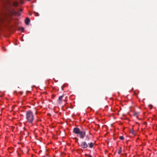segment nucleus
I'll return each instance as SVG.
<instances>
[{
	"label": "nucleus",
	"instance_id": "nucleus-1",
	"mask_svg": "<svg viewBox=\"0 0 157 157\" xmlns=\"http://www.w3.org/2000/svg\"><path fill=\"white\" fill-rule=\"evenodd\" d=\"M27 121L30 124H32L34 120V115L32 112L29 110L27 111L25 115Z\"/></svg>",
	"mask_w": 157,
	"mask_h": 157
},
{
	"label": "nucleus",
	"instance_id": "nucleus-2",
	"mask_svg": "<svg viewBox=\"0 0 157 157\" xmlns=\"http://www.w3.org/2000/svg\"><path fill=\"white\" fill-rule=\"evenodd\" d=\"M86 136V132L85 130H81L79 128V138L83 139Z\"/></svg>",
	"mask_w": 157,
	"mask_h": 157
},
{
	"label": "nucleus",
	"instance_id": "nucleus-3",
	"mask_svg": "<svg viewBox=\"0 0 157 157\" xmlns=\"http://www.w3.org/2000/svg\"><path fill=\"white\" fill-rule=\"evenodd\" d=\"M19 4L17 2H14L13 3V5L15 7L17 6H20L21 5L24 3V1L22 0H20Z\"/></svg>",
	"mask_w": 157,
	"mask_h": 157
},
{
	"label": "nucleus",
	"instance_id": "nucleus-4",
	"mask_svg": "<svg viewBox=\"0 0 157 157\" xmlns=\"http://www.w3.org/2000/svg\"><path fill=\"white\" fill-rule=\"evenodd\" d=\"M80 146L83 149L86 148L88 145L87 143L85 141L82 142L80 144Z\"/></svg>",
	"mask_w": 157,
	"mask_h": 157
},
{
	"label": "nucleus",
	"instance_id": "nucleus-5",
	"mask_svg": "<svg viewBox=\"0 0 157 157\" xmlns=\"http://www.w3.org/2000/svg\"><path fill=\"white\" fill-rule=\"evenodd\" d=\"M6 17L3 15H1L0 16V24L3 22L5 20Z\"/></svg>",
	"mask_w": 157,
	"mask_h": 157
},
{
	"label": "nucleus",
	"instance_id": "nucleus-6",
	"mask_svg": "<svg viewBox=\"0 0 157 157\" xmlns=\"http://www.w3.org/2000/svg\"><path fill=\"white\" fill-rule=\"evenodd\" d=\"M23 10L22 9H18L17 12H16L18 16H20L21 14L20 12L22 11Z\"/></svg>",
	"mask_w": 157,
	"mask_h": 157
},
{
	"label": "nucleus",
	"instance_id": "nucleus-7",
	"mask_svg": "<svg viewBox=\"0 0 157 157\" xmlns=\"http://www.w3.org/2000/svg\"><path fill=\"white\" fill-rule=\"evenodd\" d=\"M30 20L29 18H27L25 19V22L26 25H28L29 24V23L30 22Z\"/></svg>",
	"mask_w": 157,
	"mask_h": 157
},
{
	"label": "nucleus",
	"instance_id": "nucleus-8",
	"mask_svg": "<svg viewBox=\"0 0 157 157\" xmlns=\"http://www.w3.org/2000/svg\"><path fill=\"white\" fill-rule=\"evenodd\" d=\"M73 132L76 134H78V128H74L73 129Z\"/></svg>",
	"mask_w": 157,
	"mask_h": 157
},
{
	"label": "nucleus",
	"instance_id": "nucleus-9",
	"mask_svg": "<svg viewBox=\"0 0 157 157\" xmlns=\"http://www.w3.org/2000/svg\"><path fill=\"white\" fill-rule=\"evenodd\" d=\"M63 97V95H61L59 97V103H61L62 102V99Z\"/></svg>",
	"mask_w": 157,
	"mask_h": 157
},
{
	"label": "nucleus",
	"instance_id": "nucleus-10",
	"mask_svg": "<svg viewBox=\"0 0 157 157\" xmlns=\"http://www.w3.org/2000/svg\"><path fill=\"white\" fill-rule=\"evenodd\" d=\"M89 145V147L90 148H92L93 147V145H94V144L92 143L91 142L90 143H88V145Z\"/></svg>",
	"mask_w": 157,
	"mask_h": 157
},
{
	"label": "nucleus",
	"instance_id": "nucleus-11",
	"mask_svg": "<svg viewBox=\"0 0 157 157\" xmlns=\"http://www.w3.org/2000/svg\"><path fill=\"white\" fill-rule=\"evenodd\" d=\"M122 151V148L121 147H120L119 149L118 150V153L120 154L121 153Z\"/></svg>",
	"mask_w": 157,
	"mask_h": 157
},
{
	"label": "nucleus",
	"instance_id": "nucleus-12",
	"mask_svg": "<svg viewBox=\"0 0 157 157\" xmlns=\"http://www.w3.org/2000/svg\"><path fill=\"white\" fill-rule=\"evenodd\" d=\"M119 138L121 140H123L124 139V137L123 136H120L119 137Z\"/></svg>",
	"mask_w": 157,
	"mask_h": 157
},
{
	"label": "nucleus",
	"instance_id": "nucleus-13",
	"mask_svg": "<svg viewBox=\"0 0 157 157\" xmlns=\"http://www.w3.org/2000/svg\"><path fill=\"white\" fill-rule=\"evenodd\" d=\"M20 30L21 31V32H22L24 30V29L23 28L21 27L20 29Z\"/></svg>",
	"mask_w": 157,
	"mask_h": 157
},
{
	"label": "nucleus",
	"instance_id": "nucleus-14",
	"mask_svg": "<svg viewBox=\"0 0 157 157\" xmlns=\"http://www.w3.org/2000/svg\"><path fill=\"white\" fill-rule=\"evenodd\" d=\"M130 132L132 133V134H134V131L133 130H132L130 131Z\"/></svg>",
	"mask_w": 157,
	"mask_h": 157
},
{
	"label": "nucleus",
	"instance_id": "nucleus-15",
	"mask_svg": "<svg viewBox=\"0 0 157 157\" xmlns=\"http://www.w3.org/2000/svg\"><path fill=\"white\" fill-rule=\"evenodd\" d=\"M75 141H78V139L77 138H75Z\"/></svg>",
	"mask_w": 157,
	"mask_h": 157
},
{
	"label": "nucleus",
	"instance_id": "nucleus-16",
	"mask_svg": "<svg viewBox=\"0 0 157 157\" xmlns=\"http://www.w3.org/2000/svg\"><path fill=\"white\" fill-rule=\"evenodd\" d=\"M137 115V113H135L134 114V116H136Z\"/></svg>",
	"mask_w": 157,
	"mask_h": 157
},
{
	"label": "nucleus",
	"instance_id": "nucleus-17",
	"mask_svg": "<svg viewBox=\"0 0 157 157\" xmlns=\"http://www.w3.org/2000/svg\"><path fill=\"white\" fill-rule=\"evenodd\" d=\"M3 48L4 49L5 51H6V49H5L4 48Z\"/></svg>",
	"mask_w": 157,
	"mask_h": 157
},
{
	"label": "nucleus",
	"instance_id": "nucleus-18",
	"mask_svg": "<svg viewBox=\"0 0 157 157\" xmlns=\"http://www.w3.org/2000/svg\"><path fill=\"white\" fill-rule=\"evenodd\" d=\"M28 0V1H30V0Z\"/></svg>",
	"mask_w": 157,
	"mask_h": 157
}]
</instances>
